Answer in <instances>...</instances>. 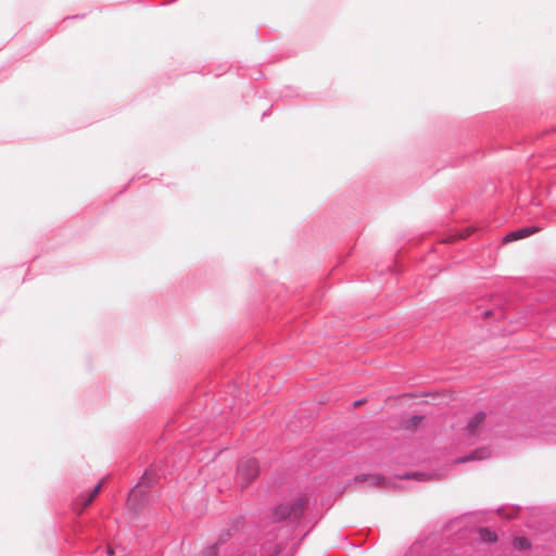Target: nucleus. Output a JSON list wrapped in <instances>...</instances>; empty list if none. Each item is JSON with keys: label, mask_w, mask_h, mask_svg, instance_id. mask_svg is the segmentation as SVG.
I'll use <instances>...</instances> for the list:
<instances>
[{"label": "nucleus", "mask_w": 556, "mask_h": 556, "mask_svg": "<svg viewBox=\"0 0 556 556\" xmlns=\"http://www.w3.org/2000/svg\"><path fill=\"white\" fill-rule=\"evenodd\" d=\"M260 468L255 459L247 458L240 460L235 481L239 488L245 489L258 476Z\"/></svg>", "instance_id": "nucleus-1"}, {"label": "nucleus", "mask_w": 556, "mask_h": 556, "mask_svg": "<svg viewBox=\"0 0 556 556\" xmlns=\"http://www.w3.org/2000/svg\"><path fill=\"white\" fill-rule=\"evenodd\" d=\"M538 231H540V229L538 227L521 228V229H518L516 231H511V232L507 233L504 237L503 242L504 243H509V242H513V241H517V240L527 238V237H529V236H531L533 233H536Z\"/></svg>", "instance_id": "nucleus-2"}, {"label": "nucleus", "mask_w": 556, "mask_h": 556, "mask_svg": "<svg viewBox=\"0 0 556 556\" xmlns=\"http://www.w3.org/2000/svg\"><path fill=\"white\" fill-rule=\"evenodd\" d=\"M301 510V505L294 506L291 504H282L277 507L275 515L278 519H285L290 517L296 518L300 515Z\"/></svg>", "instance_id": "nucleus-3"}, {"label": "nucleus", "mask_w": 556, "mask_h": 556, "mask_svg": "<svg viewBox=\"0 0 556 556\" xmlns=\"http://www.w3.org/2000/svg\"><path fill=\"white\" fill-rule=\"evenodd\" d=\"M491 457V451L488 447H480L471 452L469 455L457 458L455 464H463L467 462L483 460Z\"/></svg>", "instance_id": "nucleus-4"}, {"label": "nucleus", "mask_w": 556, "mask_h": 556, "mask_svg": "<svg viewBox=\"0 0 556 556\" xmlns=\"http://www.w3.org/2000/svg\"><path fill=\"white\" fill-rule=\"evenodd\" d=\"M103 481L104 480H101L97 485L96 488L89 493L88 496H81L79 497L78 502H77V505L80 506V510L79 513H81L83 509H85L86 507H88L92 501L97 497V495L100 493L101 491V488L103 485Z\"/></svg>", "instance_id": "nucleus-5"}, {"label": "nucleus", "mask_w": 556, "mask_h": 556, "mask_svg": "<svg viewBox=\"0 0 556 556\" xmlns=\"http://www.w3.org/2000/svg\"><path fill=\"white\" fill-rule=\"evenodd\" d=\"M484 419H485L484 413H478L475 416H472L468 421L467 431L470 434H476L480 430V428L483 426Z\"/></svg>", "instance_id": "nucleus-6"}, {"label": "nucleus", "mask_w": 556, "mask_h": 556, "mask_svg": "<svg viewBox=\"0 0 556 556\" xmlns=\"http://www.w3.org/2000/svg\"><path fill=\"white\" fill-rule=\"evenodd\" d=\"M424 421V416L414 415L403 420L402 427L409 431H415Z\"/></svg>", "instance_id": "nucleus-7"}, {"label": "nucleus", "mask_w": 556, "mask_h": 556, "mask_svg": "<svg viewBox=\"0 0 556 556\" xmlns=\"http://www.w3.org/2000/svg\"><path fill=\"white\" fill-rule=\"evenodd\" d=\"M513 545L519 551H528L531 548V542L525 536H516L513 540Z\"/></svg>", "instance_id": "nucleus-8"}, {"label": "nucleus", "mask_w": 556, "mask_h": 556, "mask_svg": "<svg viewBox=\"0 0 556 556\" xmlns=\"http://www.w3.org/2000/svg\"><path fill=\"white\" fill-rule=\"evenodd\" d=\"M479 535H480V539L486 543H493V542H496V540H497V535L486 528L480 529Z\"/></svg>", "instance_id": "nucleus-9"}, {"label": "nucleus", "mask_w": 556, "mask_h": 556, "mask_svg": "<svg viewBox=\"0 0 556 556\" xmlns=\"http://www.w3.org/2000/svg\"><path fill=\"white\" fill-rule=\"evenodd\" d=\"M370 481H371V483H374V484H380V483H381V481H382V479H381L380 477L372 476V477H370Z\"/></svg>", "instance_id": "nucleus-10"}, {"label": "nucleus", "mask_w": 556, "mask_h": 556, "mask_svg": "<svg viewBox=\"0 0 556 556\" xmlns=\"http://www.w3.org/2000/svg\"><path fill=\"white\" fill-rule=\"evenodd\" d=\"M471 232H472V230H471L470 228H468V229L466 230V232H464V233H462V235L459 236V238L465 239V238H467Z\"/></svg>", "instance_id": "nucleus-11"}, {"label": "nucleus", "mask_w": 556, "mask_h": 556, "mask_svg": "<svg viewBox=\"0 0 556 556\" xmlns=\"http://www.w3.org/2000/svg\"><path fill=\"white\" fill-rule=\"evenodd\" d=\"M108 554H109V555H113V554H114V551H113V548H112V547H109V548H108Z\"/></svg>", "instance_id": "nucleus-12"}]
</instances>
